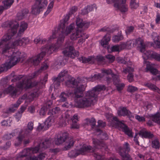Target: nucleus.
Instances as JSON below:
<instances>
[{"mask_svg":"<svg viewBox=\"0 0 160 160\" xmlns=\"http://www.w3.org/2000/svg\"><path fill=\"white\" fill-rule=\"evenodd\" d=\"M75 88L73 96L75 98L76 106L78 108H84L91 106L93 100L97 97L99 92L105 90V86L103 85H98L91 90L88 91L86 93L84 97L82 98L83 92L85 89V86H81Z\"/></svg>","mask_w":160,"mask_h":160,"instance_id":"nucleus-1","label":"nucleus"},{"mask_svg":"<svg viewBox=\"0 0 160 160\" xmlns=\"http://www.w3.org/2000/svg\"><path fill=\"white\" fill-rule=\"evenodd\" d=\"M7 27L11 28L8 31V33L5 35L2 39L0 41V50L2 51L4 53L10 48V46L7 42L12 37L16 34L17 32V29L19 26L18 23L16 21H12L7 22Z\"/></svg>","mask_w":160,"mask_h":160,"instance_id":"nucleus-2","label":"nucleus"},{"mask_svg":"<svg viewBox=\"0 0 160 160\" xmlns=\"http://www.w3.org/2000/svg\"><path fill=\"white\" fill-rule=\"evenodd\" d=\"M26 54L23 52L17 51L13 53L11 59L7 60L0 66V73L7 71L19 62H22L26 58Z\"/></svg>","mask_w":160,"mask_h":160,"instance_id":"nucleus-3","label":"nucleus"},{"mask_svg":"<svg viewBox=\"0 0 160 160\" xmlns=\"http://www.w3.org/2000/svg\"><path fill=\"white\" fill-rule=\"evenodd\" d=\"M71 15L68 14L65 16L62 23L58 29V32L60 33L58 38V42L63 41L64 40L65 37L70 34L75 28V24L74 23H72L69 26L65 28L66 24H68V21Z\"/></svg>","mask_w":160,"mask_h":160,"instance_id":"nucleus-4","label":"nucleus"},{"mask_svg":"<svg viewBox=\"0 0 160 160\" xmlns=\"http://www.w3.org/2000/svg\"><path fill=\"white\" fill-rule=\"evenodd\" d=\"M32 75L30 76V77L23 76L22 75H19L14 76V79L12 80V82H15L18 80H22V82H18L16 84V87H14V88L18 89V92L22 90L23 88H25L26 87L28 81L33 78H32Z\"/></svg>","mask_w":160,"mask_h":160,"instance_id":"nucleus-5","label":"nucleus"},{"mask_svg":"<svg viewBox=\"0 0 160 160\" xmlns=\"http://www.w3.org/2000/svg\"><path fill=\"white\" fill-rule=\"evenodd\" d=\"M62 53L64 56L72 58L79 55V52L75 50L73 42L70 41H68L66 42L65 49L62 51Z\"/></svg>","mask_w":160,"mask_h":160,"instance_id":"nucleus-6","label":"nucleus"},{"mask_svg":"<svg viewBox=\"0 0 160 160\" xmlns=\"http://www.w3.org/2000/svg\"><path fill=\"white\" fill-rule=\"evenodd\" d=\"M94 149L90 146H83L78 152L76 150H72L68 153V156L71 158H74L79 155H84L88 152H92Z\"/></svg>","mask_w":160,"mask_h":160,"instance_id":"nucleus-7","label":"nucleus"},{"mask_svg":"<svg viewBox=\"0 0 160 160\" xmlns=\"http://www.w3.org/2000/svg\"><path fill=\"white\" fill-rule=\"evenodd\" d=\"M34 4L32 7V13L34 15L39 14L48 3L47 0H34Z\"/></svg>","mask_w":160,"mask_h":160,"instance_id":"nucleus-8","label":"nucleus"},{"mask_svg":"<svg viewBox=\"0 0 160 160\" xmlns=\"http://www.w3.org/2000/svg\"><path fill=\"white\" fill-rule=\"evenodd\" d=\"M129 144L127 142L125 143L123 147H121L120 149L119 153L120 155L122 157L123 160H131L130 156L128 152L130 151ZM110 160H120L116 159L114 160L111 158Z\"/></svg>","mask_w":160,"mask_h":160,"instance_id":"nucleus-9","label":"nucleus"},{"mask_svg":"<svg viewBox=\"0 0 160 160\" xmlns=\"http://www.w3.org/2000/svg\"><path fill=\"white\" fill-rule=\"evenodd\" d=\"M110 3H114L115 8L120 10L122 13H124L128 11V7L126 4V0H112L110 1Z\"/></svg>","mask_w":160,"mask_h":160,"instance_id":"nucleus-10","label":"nucleus"},{"mask_svg":"<svg viewBox=\"0 0 160 160\" xmlns=\"http://www.w3.org/2000/svg\"><path fill=\"white\" fill-rule=\"evenodd\" d=\"M41 147L39 146V145L34 148L31 149L28 148L24 149L22 151V152H20L18 155V157L22 158L27 156H28L30 158V154L31 152L33 153H37L39 151L41 152L43 150L41 149Z\"/></svg>","mask_w":160,"mask_h":160,"instance_id":"nucleus-11","label":"nucleus"},{"mask_svg":"<svg viewBox=\"0 0 160 160\" xmlns=\"http://www.w3.org/2000/svg\"><path fill=\"white\" fill-rule=\"evenodd\" d=\"M18 91V89L11 85L5 90H0V98L4 97L6 93H9L12 97H15L17 94Z\"/></svg>","mask_w":160,"mask_h":160,"instance_id":"nucleus-12","label":"nucleus"},{"mask_svg":"<svg viewBox=\"0 0 160 160\" xmlns=\"http://www.w3.org/2000/svg\"><path fill=\"white\" fill-rule=\"evenodd\" d=\"M82 82L81 80L79 81L78 79L76 80L73 77L71 76L69 77L68 79L65 82L66 85L68 87L76 88H77L78 87L81 88V86H84L81 84Z\"/></svg>","mask_w":160,"mask_h":160,"instance_id":"nucleus-13","label":"nucleus"},{"mask_svg":"<svg viewBox=\"0 0 160 160\" xmlns=\"http://www.w3.org/2000/svg\"><path fill=\"white\" fill-rule=\"evenodd\" d=\"M68 72L66 70L62 71L58 74V77L54 78L52 79L54 88H57L60 85V83L64 81V77L68 74Z\"/></svg>","mask_w":160,"mask_h":160,"instance_id":"nucleus-14","label":"nucleus"},{"mask_svg":"<svg viewBox=\"0 0 160 160\" xmlns=\"http://www.w3.org/2000/svg\"><path fill=\"white\" fill-rule=\"evenodd\" d=\"M58 38L57 39V43L56 44H52L49 46H45L42 48L41 51H44L45 55L46 53L48 54H50L53 52L57 50L60 46L61 44L63 42L64 40L62 42H58Z\"/></svg>","mask_w":160,"mask_h":160,"instance_id":"nucleus-15","label":"nucleus"},{"mask_svg":"<svg viewBox=\"0 0 160 160\" xmlns=\"http://www.w3.org/2000/svg\"><path fill=\"white\" fill-rule=\"evenodd\" d=\"M92 142L94 145V148H92L94 149L93 152H96L98 151V149H101L102 150L107 151L108 149L106 145L103 142H100L97 139L92 138Z\"/></svg>","mask_w":160,"mask_h":160,"instance_id":"nucleus-16","label":"nucleus"},{"mask_svg":"<svg viewBox=\"0 0 160 160\" xmlns=\"http://www.w3.org/2000/svg\"><path fill=\"white\" fill-rule=\"evenodd\" d=\"M142 52L143 53L142 57L144 59H148L149 58H151L160 62V54L149 50L146 51L145 48L144 51Z\"/></svg>","mask_w":160,"mask_h":160,"instance_id":"nucleus-17","label":"nucleus"},{"mask_svg":"<svg viewBox=\"0 0 160 160\" xmlns=\"http://www.w3.org/2000/svg\"><path fill=\"white\" fill-rule=\"evenodd\" d=\"M44 51L43 50L37 56L32 57L28 60L29 63L32 64L35 66L38 65L40 62V61L45 56Z\"/></svg>","mask_w":160,"mask_h":160,"instance_id":"nucleus-18","label":"nucleus"},{"mask_svg":"<svg viewBox=\"0 0 160 160\" xmlns=\"http://www.w3.org/2000/svg\"><path fill=\"white\" fill-rule=\"evenodd\" d=\"M54 122V120L52 119L51 116H49L42 123H39L38 127V129L39 131H41L43 129H45L47 127L49 128L51 125L52 123Z\"/></svg>","mask_w":160,"mask_h":160,"instance_id":"nucleus-19","label":"nucleus"},{"mask_svg":"<svg viewBox=\"0 0 160 160\" xmlns=\"http://www.w3.org/2000/svg\"><path fill=\"white\" fill-rule=\"evenodd\" d=\"M68 136V134L65 132L58 135L57 138L55 139V142L56 144L59 145L62 144L65 142Z\"/></svg>","mask_w":160,"mask_h":160,"instance_id":"nucleus-20","label":"nucleus"},{"mask_svg":"<svg viewBox=\"0 0 160 160\" xmlns=\"http://www.w3.org/2000/svg\"><path fill=\"white\" fill-rule=\"evenodd\" d=\"M118 115L122 116H127L130 118H133L132 114L127 108L124 107L120 108L118 111Z\"/></svg>","mask_w":160,"mask_h":160,"instance_id":"nucleus-21","label":"nucleus"},{"mask_svg":"<svg viewBox=\"0 0 160 160\" xmlns=\"http://www.w3.org/2000/svg\"><path fill=\"white\" fill-rule=\"evenodd\" d=\"M76 24L78 28L80 29H82L83 27L88 28L90 25V22H83L82 19L79 18H77Z\"/></svg>","mask_w":160,"mask_h":160,"instance_id":"nucleus-22","label":"nucleus"},{"mask_svg":"<svg viewBox=\"0 0 160 160\" xmlns=\"http://www.w3.org/2000/svg\"><path fill=\"white\" fill-rule=\"evenodd\" d=\"M134 46H137L140 48V51L144 52L145 51V45L143 41L140 38L133 40Z\"/></svg>","mask_w":160,"mask_h":160,"instance_id":"nucleus-23","label":"nucleus"},{"mask_svg":"<svg viewBox=\"0 0 160 160\" xmlns=\"http://www.w3.org/2000/svg\"><path fill=\"white\" fill-rule=\"evenodd\" d=\"M76 32L72 33L71 35L70 38L73 40H75L78 38L81 37L82 36V29H79L77 27Z\"/></svg>","mask_w":160,"mask_h":160,"instance_id":"nucleus-24","label":"nucleus"},{"mask_svg":"<svg viewBox=\"0 0 160 160\" xmlns=\"http://www.w3.org/2000/svg\"><path fill=\"white\" fill-rule=\"evenodd\" d=\"M139 135L142 138L151 139L154 137L153 134L150 132H148L146 130H142L138 132Z\"/></svg>","mask_w":160,"mask_h":160,"instance_id":"nucleus-25","label":"nucleus"},{"mask_svg":"<svg viewBox=\"0 0 160 160\" xmlns=\"http://www.w3.org/2000/svg\"><path fill=\"white\" fill-rule=\"evenodd\" d=\"M52 142L51 138H46L44 142L40 143L39 146L41 150H44L50 146Z\"/></svg>","mask_w":160,"mask_h":160,"instance_id":"nucleus-26","label":"nucleus"},{"mask_svg":"<svg viewBox=\"0 0 160 160\" xmlns=\"http://www.w3.org/2000/svg\"><path fill=\"white\" fill-rule=\"evenodd\" d=\"M146 72L149 71L153 75H156L158 73V71L157 69L154 68L152 64L148 62L147 65L146 67Z\"/></svg>","mask_w":160,"mask_h":160,"instance_id":"nucleus-27","label":"nucleus"},{"mask_svg":"<svg viewBox=\"0 0 160 160\" xmlns=\"http://www.w3.org/2000/svg\"><path fill=\"white\" fill-rule=\"evenodd\" d=\"M61 112V109L58 107H56L52 109L49 110L48 112V114L50 115L49 116H51L52 119H53L55 122V118H54V115L60 113Z\"/></svg>","mask_w":160,"mask_h":160,"instance_id":"nucleus-28","label":"nucleus"},{"mask_svg":"<svg viewBox=\"0 0 160 160\" xmlns=\"http://www.w3.org/2000/svg\"><path fill=\"white\" fill-rule=\"evenodd\" d=\"M79 60L82 63H93L94 62V58L92 56H89L88 58L84 57H81L78 58Z\"/></svg>","mask_w":160,"mask_h":160,"instance_id":"nucleus-29","label":"nucleus"},{"mask_svg":"<svg viewBox=\"0 0 160 160\" xmlns=\"http://www.w3.org/2000/svg\"><path fill=\"white\" fill-rule=\"evenodd\" d=\"M28 26V24L24 22H21L20 28L17 34L18 36H21L23 34L24 31L27 28Z\"/></svg>","mask_w":160,"mask_h":160,"instance_id":"nucleus-30","label":"nucleus"},{"mask_svg":"<svg viewBox=\"0 0 160 160\" xmlns=\"http://www.w3.org/2000/svg\"><path fill=\"white\" fill-rule=\"evenodd\" d=\"M72 94L71 92H62L60 94L59 101L61 102H65L67 100V98Z\"/></svg>","mask_w":160,"mask_h":160,"instance_id":"nucleus-31","label":"nucleus"},{"mask_svg":"<svg viewBox=\"0 0 160 160\" xmlns=\"http://www.w3.org/2000/svg\"><path fill=\"white\" fill-rule=\"evenodd\" d=\"M122 125L120 128L122 129V131L129 137H132V134L131 130H130L128 127L124 124L123 123Z\"/></svg>","mask_w":160,"mask_h":160,"instance_id":"nucleus-32","label":"nucleus"},{"mask_svg":"<svg viewBox=\"0 0 160 160\" xmlns=\"http://www.w3.org/2000/svg\"><path fill=\"white\" fill-rule=\"evenodd\" d=\"M111 37L110 35L106 34L105 35L101 41V45L104 47H106V46L108 43L110 41Z\"/></svg>","mask_w":160,"mask_h":160,"instance_id":"nucleus-33","label":"nucleus"},{"mask_svg":"<svg viewBox=\"0 0 160 160\" xmlns=\"http://www.w3.org/2000/svg\"><path fill=\"white\" fill-rule=\"evenodd\" d=\"M123 37L121 31H119L117 35H115L112 37V41L115 42H118L122 40Z\"/></svg>","mask_w":160,"mask_h":160,"instance_id":"nucleus-34","label":"nucleus"},{"mask_svg":"<svg viewBox=\"0 0 160 160\" xmlns=\"http://www.w3.org/2000/svg\"><path fill=\"white\" fill-rule=\"evenodd\" d=\"M71 120L72 121V123L71 125V128L73 129H78L79 127V125L77 123L78 120V115L76 114L74 115L72 118Z\"/></svg>","mask_w":160,"mask_h":160,"instance_id":"nucleus-35","label":"nucleus"},{"mask_svg":"<svg viewBox=\"0 0 160 160\" xmlns=\"http://www.w3.org/2000/svg\"><path fill=\"white\" fill-rule=\"evenodd\" d=\"M48 66L47 64L44 63L42 64L40 68V69L38 70V71L35 72L33 74H32V78H34L41 72V71L47 69L48 68Z\"/></svg>","mask_w":160,"mask_h":160,"instance_id":"nucleus-36","label":"nucleus"},{"mask_svg":"<svg viewBox=\"0 0 160 160\" xmlns=\"http://www.w3.org/2000/svg\"><path fill=\"white\" fill-rule=\"evenodd\" d=\"M104 75L98 73L94 74V75H91V77L87 78L88 81L93 82L96 80H100L103 77Z\"/></svg>","mask_w":160,"mask_h":160,"instance_id":"nucleus-37","label":"nucleus"},{"mask_svg":"<svg viewBox=\"0 0 160 160\" xmlns=\"http://www.w3.org/2000/svg\"><path fill=\"white\" fill-rule=\"evenodd\" d=\"M25 137L24 135L20 134L16 138V141L15 143L16 146H18L23 141Z\"/></svg>","mask_w":160,"mask_h":160,"instance_id":"nucleus-38","label":"nucleus"},{"mask_svg":"<svg viewBox=\"0 0 160 160\" xmlns=\"http://www.w3.org/2000/svg\"><path fill=\"white\" fill-rule=\"evenodd\" d=\"M152 120L154 122L160 125V113H157L152 116Z\"/></svg>","mask_w":160,"mask_h":160,"instance_id":"nucleus-39","label":"nucleus"},{"mask_svg":"<svg viewBox=\"0 0 160 160\" xmlns=\"http://www.w3.org/2000/svg\"><path fill=\"white\" fill-rule=\"evenodd\" d=\"M19 45L22 46L24 44H27L29 41V40L27 38H19L18 39Z\"/></svg>","mask_w":160,"mask_h":160,"instance_id":"nucleus-40","label":"nucleus"},{"mask_svg":"<svg viewBox=\"0 0 160 160\" xmlns=\"http://www.w3.org/2000/svg\"><path fill=\"white\" fill-rule=\"evenodd\" d=\"M22 101H20V100H18L15 103L12 105V108H9V111L10 112H13L15 109H14L15 108H17L18 107L19 105L21 104Z\"/></svg>","mask_w":160,"mask_h":160,"instance_id":"nucleus-41","label":"nucleus"},{"mask_svg":"<svg viewBox=\"0 0 160 160\" xmlns=\"http://www.w3.org/2000/svg\"><path fill=\"white\" fill-rule=\"evenodd\" d=\"M112 76L113 78V83L115 85L121 83L118 76L113 74H112Z\"/></svg>","mask_w":160,"mask_h":160,"instance_id":"nucleus-42","label":"nucleus"},{"mask_svg":"<svg viewBox=\"0 0 160 160\" xmlns=\"http://www.w3.org/2000/svg\"><path fill=\"white\" fill-rule=\"evenodd\" d=\"M152 146L155 149H159L160 147L159 142L157 139L153 140L152 142Z\"/></svg>","mask_w":160,"mask_h":160,"instance_id":"nucleus-43","label":"nucleus"},{"mask_svg":"<svg viewBox=\"0 0 160 160\" xmlns=\"http://www.w3.org/2000/svg\"><path fill=\"white\" fill-rule=\"evenodd\" d=\"M112 122L113 123H115V125L119 127L121 126L122 125V124H123V123L119 121L116 117H113L112 118Z\"/></svg>","mask_w":160,"mask_h":160,"instance_id":"nucleus-44","label":"nucleus"},{"mask_svg":"<svg viewBox=\"0 0 160 160\" xmlns=\"http://www.w3.org/2000/svg\"><path fill=\"white\" fill-rule=\"evenodd\" d=\"M130 6L132 8L136 9L139 6V3L136 0H131Z\"/></svg>","mask_w":160,"mask_h":160,"instance_id":"nucleus-45","label":"nucleus"},{"mask_svg":"<svg viewBox=\"0 0 160 160\" xmlns=\"http://www.w3.org/2000/svg\"><path fill=\"white\" fill-rule=\"evenodd\" d=\"M105 58L107 60V61L110 63L113 62L115 60V57L110 54L106 55Z\"/></svg>","mask_w":160,"mask_h":160,"instance_id":"nucleus-46","label":"nucleus"},{"mask_svg":"<svg viewBox=\"0 0 160 160\" xmlns=\"http://www.w3.org/2000/svg\"><path fill=\"white\" fill-rule=\"evenodd\" d=\"M69 141L68 142V144L65 147L66 150H68L70 148L73 146L74 144V141L72 138H71L69 139Z\"/></svg>","mask_w":160,"mask_h":160,"instance_id":"nucleus-47","label":"nucleus"},{"mask_svg":"<svg viewBox=\"0 0 160 160\" xmlns=\"http://www.w3.org/2000/svg\"><path fill=\"white\" fill-rule=\"evenodd\" d=\"M144 85L148 87L149 89L154 90V89L157 88V87L153 84L150 82H147L145 83Z\"/></svg>","mask_w":160,"mask_h":160,"instance_id":"nucleus-48","label":"nucleus"},{"mask_svg":"<svg viewBox=\"0 0 160 160\" xmlns=\"http://www.w3.org/2000/svg\"><path fill=\"white\" fill-rule=\"evenodd\" d=\"M13 0H4L2 1V3L4 4L5 7H10L13 3Z\"/></svg>","mask_w":160,"mask_h":160,"instance_id":"nucleus-49","label":"nucleus"},{"mask_svg":"<svg viewBox=\"0 0 160 160\" xmlns=\"http://www.w3.org/2000/svg\"><path fill=\"white\" fill-rule=\"evenodd\" d=\"M54 2L51 1L49 4L47 11L45 12L44 14L45 15H47L51 11V9L53 6Z\"/></svg>","mask_w":160,"mask_h":160,"instance_id":"nucleus-50","label":"nucleus"},{"mask_svg":"<svg viewBox=\"0 0 160 160\" xmlns=\"http://www.w3.org/2000/svg\"><path fill=\"white\" fill-rule=\"evenodd\" d=\"M134 29V28L132 26H129L127 27L125 32L127 34H129L132 33Z\"/></svg>","mask_w":160,"mask_h":160,"instance_id":"nucleus-51","label":"nucleus"},{"mask_svg":"<svg viewBox=\"0 0 160 160\" xmlns=\"http://www.w3.org/2000/svg\"><path fill=\"white\" fill-rule=\"evenodd\" d=\"M126 46L129 48L135 47L133 40L128 41L126 43Z\"/></svg>","mask_w":160,"mask_h":160,"instance_id":"nucleus-52","label":"nucleus"},{"mask_svg":"<svg viewBox=\"0 0 160 160\" xmlns=\"http://www.w3.org/2000/svg\"><path fill=\"white\" fill-rule=\"evenodd\" d=\"M138 90V88L137 87L132 86H129L127 89V91L130 92H133Z\"/></svg>","mask_w":160,"mask_h":160,"instance_id":"nucleus-53","label":"nucleus"},{"mask_svg":"<svg viewBox=\"0 0 160 160\" xmlns=\"http://www.w3.org/2000/svg\"><path fill=\"white\" fill-rule=\"evenodd\" d=\"M116 60L118 63L127 64L128 62L123 58L121 57H118L116 58Z\"/></svg>","mask_w":160,"mask_h":160,"instance_id":"nucleus-54","label":"nucleus"},{"mask_svg":"<svg viewBox=\"0 0 160 160\" xmlns=\"http://www.w3.org/2000/svg\"><path fill=\"white\" fill-rule=\"evenodd\" d=\"M134 71V69L129 66H128V67L125 69H124L123 72L125 73L126 74L127 73H131Z\"/></svg>","mask_w":160,"mask_h":160,"instance_id":"nucleus-55","label":"nucleus"},{"mask_svg":"<svg viewBox=\"0 0 160 160\" xmlns=\"http://www.w3.org/2000/svg\"><path fill=\"white\" fill-rule=\"evenodd\" d=\"M89 11L91 12L92 11H96L97 9V7L95 4H93L91 6H88Z\"/></svg>","mask_w":160,"mask_h":160,"instance_id":"nucleus-56","label":"nucleus"},{"mask_svg":"<svg viewBox=\"0 0 160 160\" xmlns=\"http://www.w3.org/2000/svg\"><path fill=\"white\" fill-rule=\"evenodd\" d=\"M120 46L118 45L113 46L111 48V50L112 52H118L120 51Z\"/></svg>","mask_w":160,"mask_h":160,"instance_id":"nucleus-57","label":"nucleus"},{"mask_svg":"<svg viewBox=\"0 0 160 160\" xmlns=\"http://www.w3.org/2000/svg\"><path fill=\"white\" fill-rule=\"evenodd\" d=\"M99 32H105L106 31H108L110 33H112L113 32V31L112 30H110L109 28L108 27H104L101 29L99 30Z\"/></svg>","mask_w":160,"mask_h":160,"instance_id":"nucleus-58","label":"nucleus"},{"mask_svg":"<svg viewBox=\"0 0 160 160\" xmlns=\"http://www.w3.org/2000/svg\"><path fill=\"white\" fill-rule=\"evenodd\" d=\"M117 87V89L118 91H121L124 87V84L123 83H120L115 85Z\"/></svg>","mask_w":160,"mask_h":160,"instance_id":"nucleus-59","label":"nucleus"},{"mask_svg":"<svg viewBox=\"0 0 160 160\" xmlns=\"http://www.w3.org/2000/svg\"><path fill=\"white\" fill-rule=\"evenodd\" d=\"M46 40L45 39H43L42 41H41L40 38L39 37L37 38L34 40V42L36 44H37L39 42H40L41 44L44 43V42H46Z\"/></svg>","mask_w":160,"mask_h":160,"instance_id":"nucleus-60","label":"nucleus"},{"mask_svg":"<svg viewBox=\"0 0 160 160\" xmlns=\"http://www.w3.org/2000/svg\"><path fill=\"white\" fill-rule=\"evenodd\" d=\"M135 118L140 122H143L145 121V118L142 116H140L138 115H136L135 116Z\"/></svg>","mask_w":160,"mask_h":160,"instance_id":"nucleus-61","label":"nucleus"},{"mask_svg":"<svg viewBox=\"0 0 160 160\" xmlns=\"http://www.w3.org/2000/svg\"><path fill=\"white\" fill-rule=\"evenodd\" d=\"M89 123L92 128H94L96 125V121L94 118H92L89 120Z\"/></svg>","mask_w":160,"mask_h":160,"instance_id":"nucleus-62","label":"nucleus"},{"mask_svg":"<svg viewBox=\"0 0 160 160\" xmlns=\"http://www.w3.org/2000/svg\"><path fill=\"white\" fill-rule=\"evenodd\" d=\"M97 61L100 62H105V58L102 56H97L96 58Z\"/></svg>","mask_w":160,"mask_h":160,"instance_id":"nucleus-63","label":"nucleus"},{"mask_svg":"<svg viewBox=\"0 0 160 160\" xmlns=\"http://www.w3.org/2000/svg\"><path fill=\"white\" fill-rule=\"evenodd\" d=\"M133 75L132 73H128L127 76V79L130 82H131L134 80Z\"/></svg>","mask_w":160,"mask_h":160,"instance_id":"nucleus-64","label":"nucleus"}]
</instances>
